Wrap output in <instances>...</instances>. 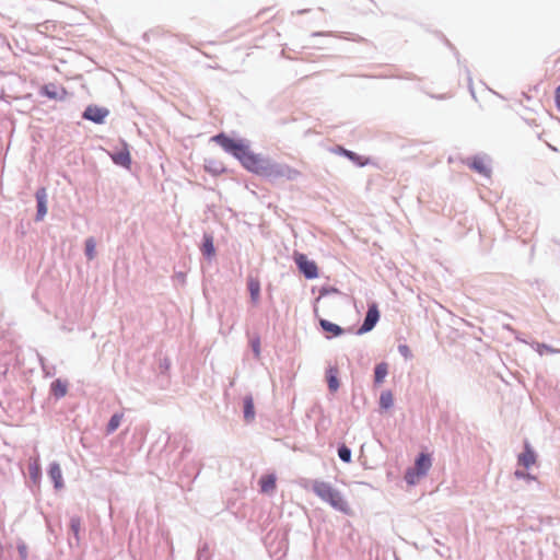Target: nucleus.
Here are the masks:
<instances>
[{"label":"nucleus","instance_id":"5","mask_svg":"<svg viewBox=\"0 0 560 560\" xmlns=\"http://www.w3.org/2000/svg\"><path fill=\"white\" fill-rule=\"evenodd\" d=\"M490 159L487 155H475L469 161H467V165L474 170L475 172L489 177L491 174V168L489 166Z\"/></svg>","mask_w":560,"mask_h":560},{"label":"nucleus","instance_id":"16","mask_svg":"<svg viewBox=\"0 0 560 560\" xmlns=\"http://www.w3.org/2000/svg\"><path fill=\"white\" fill-rule=\"evenodd\" d=\"M328 388L330 392H336L339 388L338 371L336 368L330 366L326 372Z\"/></svg>","mask_w":560,"mask_h":560},{"label":"nucleus","instance_id":"3","mask_svg":"<svg viewBox=\"0 0 560 560\" xmlns=\"http://www.w3.org/2000/svg\"><path fill=\"white\" fill-rule=\"evenodd\" d=\"M294 261L299 268V271L306 279H315L318 276V268L314 260H310L306 255L301 253L294 254Z\"/></svg>","mask_w":560,"mask_h":560},{"label":"nucleus","instance_id":"19","mask_svg":"<svg viewBox=\"0 0 560 560\" xmlns=\"http://www.w3.org/2000/svg\"><path fill=\"white\" fill-rule=\"evenodd\" d=\"M202 254L207 257H212L215 254L214 245H213V237L209 234H206L203 236V244H202Z\"/></svg>","mask_w":560,"mask_h":560},{"label":"nucleus","instance_id":"6","mask_svg":"<svg viewBox=\"0 0 560 560\" xmlns=\"http://www.w3.org/2000/svg\"><path fill=\"white\" fill-rule=\"evenodd\" d=\"M108 114L109 110L105 107L90 105L85 108L83 113V118L96 124H102L104 119L108 116Z\"/></svg>","mask_w":560,"mask_h":560},{"label":"nucleus","instance_id":"11","mask_svg":"<svg viewBox=\"0 0 560 560\" xmlns=\"http://www.w3.org/2000/svg\"><path fill=\"white\" fill-rule=\"evenodd\" d=\"M319 326L326 334H328V338L339 337L345 332V329L341 326L325 318L319 319Z\"/></svg>","mask_w":560,"mask_h":560},{"label":"nucleus","instance_id":"27","mask_svg":"<svg viewBox=\"0 0 560 560\" xmlns=\"http://www.w3.org/2000/svg\"><path fill=\"white\" fill-rule=\"evenodd\" d=\"M80 527H81L80 518L72 517L70 521V528H71L72 533L74 534V536L77 537V539H79Z\"/></svg>","mask_w":560,"mask_h":560},{"label":"nucleus","instance_id":"34","mask_svg":"<svg viewBox=\"0 0 560 560\" xmlns=\"http://www.w3.org/2000/svg\"><path fill=\"white\" fill-rule=\"evenodd\" d=\"M252 348H253V351L255 352V355L259 357L260 350H259V340L258 339L252 341Z\"/></svg>","mask_w":560,"mask_h":560},{"label":"nucleus","instance_id":"26","mask_svg":"<svg viewBox=\"0 0 560 560\" xmlns=\"http://www.w3.org/2000/svg\"><path fill=\"white\" fill-rule=\"evenodd\" d=\"M536 351L542 355L545 352H548V353H556V352H560V350H557V349H553L551 348L550 346L546 345V343H537L536 346Z\"/></svg>","mask_w":560,"mask_h":560},{"label":"nucleus","instance_id":"20","mask_svg":"<svg viewBox=\"0 0 560 560\" xmlns=\"http://www.w3.org/2000/svg\"><path fill=\"white\" fill-rule=\"evenodd\" d=\"M394 405V396L390 390H383L380 395V407L384 410L389 409Z\"/></svg>","mask_w":560,"mask_h":560},{"label":"nucleus","instance_id":"17","mask_svg":"<svg viewBox=\"0 0 560 560\" xmlns=\"http://www.w3.org/2000/svg\"><path fill=\"white\" fill-rule=\"evenodd\" d=\"M51 392L56 398H61L67 395L68 383L62 380H56L51 383Z\"/></svg>","mask_w":560,"mask_h":560},{"label":"nucleus","instance_id":"10","mask_svg":"<svg viewBox=\"0 0 560 560\" xmlns=\"http://www.w3.org/2000/svg\"><path fill=\"white\" fill-rule=\"evenodd\" d=\"M40 94L50 100H61L66 96L67 91L63 88L58 89L55 84H45L40 89Z\"/></svg>","mask_w":560,"mask_h":560},{"label":"nucleus","instance_id":"28","mask_svg":"<svg viewBox=\"0 0 560 560\" xmlns=\"http://www.w3.org/2000/svg\"><path fill=\"white\" fill-rule=\"evenodd\" d=\"M419 478L420 477H417V474L411 469H409L405 476L406 482L409 485H415L419 480Z\"/></svg>","mask_w":560,"mask_h":560},{"label":"nucleus","instance_id":"30","mask_svg":"<svg viewBox=\"0 0 560 560\" xmlns=\"http://www.w3.org/2000/svg\"><path fill=\"white\" fill-rule=\"evenodd\" d=\"M398 352L406 359L411 357L410 349L407 345H399L398 346Z\"/></svg>","mask_w":560,"mask_h":560},{"label":"nucleus","instance_id":"32","mask_svg":"<svg viewBox=\"0 0 560 560\" xmlns=\"http://www.w3.org/2000/svg\"><path fill=\"white\" fill-rule=\"evenodd\" d=\"M555 104L557 109L560 112V84L556 88L555 91Z\"/></svg>","mask_w":560,"mask_h":560},{"label":"nucleus","instance_id":"23","mask_svg":"<svg viewBox=\"0 0 560 560\" xmlns=\"http://www.w3.org/2000/svg\"><path fill=\"white\" fill-rule=\"evenodd\" d=\"M352 452L351 450L346 445L341 444L338 446V457L343 463H350L351 462Z\"/></svg>","mask_w":560,"mask_h":560},{"label":"nucleus","instance_id":"2","mask_svg":"<svg viewBox=\"0 0 560 560\" xmlns=\"http://www.w3.org/2000/svg\"><path fill=\"white\" fill-rule=\"evenodd\" d=\"M312 490L320 500L328 503L334 510L347 515L351 513V509L342 493L338 489L334 488L329 482L314 480Z\"/></svg>","mask_w":560,"mask_h":560},{"label":"nucleus","instance_id":"29","mask_svg":"<svg viewBox=\"0 0 560 560\" xmlns=\"http://www.w3.org/2000/svg\"><path fill=\"white\" fill-rule=\"evenodd\" d=\"M330 293H338V290L332 287H322L319 290V296L317 300H319L320 298H324Z\"/></svg>","mask_w":560,"mask_h":560},{"label":"nucleus","instance_id":"7","mask_svg":"<svg viewBox=\"0 0 560 560\" xmlns=\"http://www.w3.org/2000/svg\"><path fill=\"white\" fill-rule=\"evenodd\" d=\"M431 457L429 454L421 453L415 460V465L411 468L417 474V477H423L427 475L431 467Z\"/></svg>","mask_w":560,"mask_h":560},{"label":"nucleus","instance_id":"4","mask_svg":"<svg viewBox=\"0 0 560 560\" xmlns=\"http://www.w3.org/2000/svg\"><path fill=\"white\" fill-rule=\"evenodd\" d=\"M380 319V311L375 303L369 305L368 312L363 319L362 325L359 327L357 334L363 335L371 331L377 324Z\"/></svg>","mask_w":560,"mask_h":560},{"label":"nucleus","instance_id":"31","mask_svg":"<svg viewBox=\"0 0 560 560\" xmlns=\"http://www.w3.org/2000/svg\"><path fill=\"white\" fill-rule=\"evenodd\" d=\"M514 475H515V477H516L517 479H526V480H533V479H534V476H532L530 474L525 472V471H523V470H516V471L514 472Z\"/></svg>","mask_w":560,"mask_h":560},{"label":"nucleus","instance_id":"15","mask_svg":"<svg viewBox=\"0 0 560 560\" xmlns=\"http://www.w3.org/2000/svg\"><path fill=\"white\" fill-rule=\"evenodd\" d=\"M248 291L250 293V299L254 304L259 301L260 294V283L257 278L249 276L247 280Z\"/></svg>","mask_w":560,"mask_h":560},{"label":"nucleus","instance_id":"1","mask_svg":"<svg viewBox=\"0 0 560 560\" xmlns=\"http://www.w3.org/2000/svg\"><path fill=\"white\" fill-rule=\"evenodd\" d=\"M213 141L238 159L247 170L255 173H264L267 170L266 161L250 152L244 141L232 139L224 133L214 136Z\"/></svg>","mask_w":560,"mask_h":560},{"label":"nucleus","instance_id":"9","mask_svg":"<svg viewBox=\"0 0 560 560\" xmlns=\"http://www.w3.org/2000/svg\"><path fill=\"white\" fill-rule=\"evenodd\" d=\"M37 200V214L36 220L42 221L47 213V194L45 188H39L36 191Z\"/></svg>","mask_w":560,"mask_h":560},{"label":"nucleus","instance_id":"25","mask_svg":"<svg viewBox=\"0 0 560 560\" xmlns=\"http://www.w3.org/2000/svg\"><path fill=\"white\" fill-rule=\"evenodd\" d=\"M28 470L34 482H37L40 478V466L38 462L35 460L33 464H30Z\"/></svg>","mask_w":560,"mask_h":560},{"label":"nucleus","instance_id":"33","mask_svg":"<svg viewBox=\"0 0 560 560\" xmlns=\"http://www.w3.org/2000/svg\"><path fill=\"white\" fill-rule=\"evenodd\" d=\"M342 153L349 158L350 160L352 161H355L357 159H359L358 154L352 152V151H349V150H346V149H341Z\"/></svg>","mask_w":560,"mask_h":560},{"label":"nucleus","instance_id":"18","mask_svg":"<svg viewBox=\"0 0 560 560\" xmlns=\"http://www.w3.org/2000/svg\"><path fill=\"white\" fill-rule=\"evenodd\" d=\"M388 374V365L386 362H381L375 365L374 369V382L375 384H382Z\"/></svg>","mask_w":560,"mask_h":560},{"label":"nucleus","instance_id":"35","mask_svg":"<svg viewBox=\"0 0 560 560\" xmlns=\"http://www.w3.org/2000/svg\"><path fill=\"white\" fill-rule=\"evenodd\" d=\"M325 35H329V33H323V32L313 33V36H325Z\"/></svg>","mask_w":560,"mask_h":560},{"label":"nucleus","instance_id":"12","mask_svg":"<svg viewBox=\"0 0 560 560\" xmlns=\"http://www.w3.org/2000/svg\"><path fill=\"white\" fill-rule=\"evenodd\" d=\"M112 159L117 165L124 166L126 168L130 167L131 156L126 145L120 151L113 153Z\"/></svg>","mask_w":560,"mask_h":560},{"label":"nucleus","instance_id":"24","mask_svg":"<svg viewBox=\"0 0 560 560\" xmlns=\"http://www.w3.org/2000/svg\"><path fill=\"white\" fill-rule=\"evenodd\" d=\"M95 247L96 243L94 238L90 237L85 241V254L90 260L94 259L95 257Z\"/></svg>","mask_w":560,"mask_h":560},{"label":"nucleus","instance_id":"37","mask_svg":"<svg viewBox=\"0 0 560 560\" xmlns=\"http://www.w3.org/2000/svg\"><path fill=\"white\" fill-rule=\"evenodd\" d=\"M2 98H3V93H0V100H2Z\"/></svg>","mask_w":560,"mask_h":560},{"label":"nucleus","instance_id":"21","mask_svg":"<svg viewBox=\"0 0 560 560\" xmlns=\"http://www.w3.org/2000/svg\"><path fill=\"white\" fill-rule=\"evenodd\" d=\"M255 417L254 402L250 396L244 398V418L247 422L252 421Z\"/></svg>","mask_w":560,"mask_h":560},{"label":"nucleus","instance_id":"13","mask_svg":"<svg viewBox=\"0 0 560 560\" xmlns=\"http://www.w3.org/2000/svg\"><path fill=\"white\" fill-rule=\"evenodd\" d=\"M259 485L262 493H272L277 488V477L275 475H265L260 478Z\"/></svg>","mask_w":560,"mask_h":560},{"label":"nucleus","instance_id":"8","mask_svg":"<svg viewBox=\"0 0 560 560\" xmlns=\"http://www.w3.org/2000/svg\"><path fill=\"white\" fill-rule=\"evenodd\" d=\"M518 464L525 468H529L536 462V453L528 442L524 444V451L518 455Z\"/></svg>","mask_w":560,"mask_h":560},{"label":"nucleus","instance_id":"22","mask_svg":"<svg viewBox=\"0 0 560 560\" xmlns=\"http://www.w3.org/2000/svg\"><path fill=\"white\" fill-rule=\"evenodd\" d=\"M122 420V413H115L114 416H112L108 424H107V433H113L114 431H116L118 429V427L120 425V422Z\"/></svg>","mask_w":560,"mask_h":560},{"label":"nucleus","instance_id":"36","mask_svg":"<svg viewBox=\"0 0 560 560\" xmlns=\"http://www.w3.org/2000/svg\"><path fill=\"white\" fill-rule=\"evenodd\" d=\"M281 174H282V176H284V175H285V173H284V168H283V167H282Z\"/></svg>","mask_w":560,"mask_h":560},{"label":"nucleus","instance_id":"14","mask_svg":"<svg viewBox=\"0 0 560 560\" xmlns=\"http://www.w3.org/2000/svg\"><path fill=\"white\" fill-rule=\"evenodd\" d=\"M48 474L51 480L54 481L55 488L61 489L63 487V480L60 465L58 463H52L49 467Z\"/></svg>","mask_w":560,"mask_h":560}]
</instances>
